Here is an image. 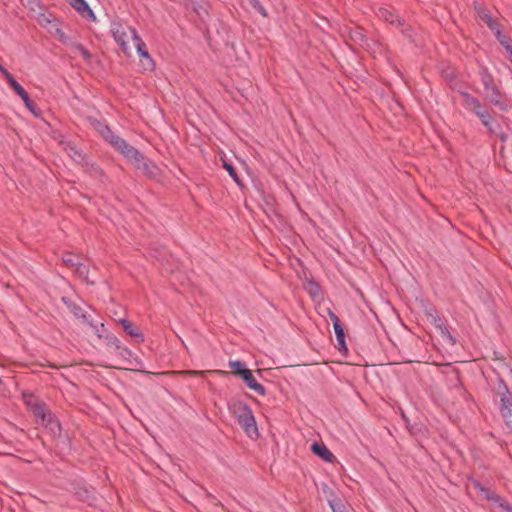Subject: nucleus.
I'll list each match as a JSON object with an SVG mask.
<instances>
[{
  "instance_id": "obj_1",
  "label": "nucleus",
  "mask_w": 512,
  "mask_h": 512,
  "mask_svg": "<svg viewBox=\"0 0 512 512\" xmlns=\"http://www.w3.org/2000/svg\"><path fill=\"white\" fill-rule=\"evenodd\" d=\"M229 410L236 417L239 425L245 433L251 437L258 436V428L251 408L242 401H234L229 404Z\"/></svg>"
},
{
  "instance_id": "obj_2",
  "label": "nucleus",
  "mask_w": 512,
  "mask_h": 512,
  "mask_svg": "<svg viewBox=\"0 0 512 512\" xmlns=\"http://www.w3.org/2000/svg\"><path fill=\"white\" fill-rule=\"evenodd\" d=\"M480 75L486 99L493 105L498 106L501 110H505L506 105H504L500 100V92L494 83L493 76L489 74L487 70H483Z\"/></svg>"
},
{
  "instance_id": "obj_3",
  "label": "nucleus",
  "mask_w": 512,
  "mask_h": 512,
  "mask_svg": "<svg viewBox=\"0 0 512 512\" xmlns=\"http://www.w3.org/2000/svg\"><path fill=\"white\" fill-rule=\"evenodd\" d=\"M33 414L37 423L48 427L52 433L56 434L60 431V424L53 418L50 410L42 404H36L33 407Z\"/></svg>"
},
{
  "instance_id": "obj_4",
  "label": "nucleus",
  "mask_w": 512,
  "mask_h": 512,
  "mask_svg": "<svg viewBox=\"0 0 512 512\" xmlns=\"http://www.w3.org/2000/svg\"><path fill=\"white\" fill-rule=\"evenodd\" d=\"M131 30L135 29L122 24H113L111 29L114 40L121 46L124 53L129 51L128 43L129 39H132Z\"/></svg>"
},
{
  "instance_id": "obj_5",
  "label": "nucleus",
  "mask_w": 512,
  "mask_h": 512,
  "mask_svg": "<svg viewBox=\"0 0 512 512\" xmlns=\"http://www.w3.org/2000/svg\"><path fill=\"white\" fill-rule=\"evenodd\" d=\"M500 413L508 428L512 430V397L506 386L500 398Z\"/></svg>"
},
{
  "instance_id": "obj_6",
  "label": "nucleus",
  "mask_w": 512,
  "mask_h": 512,
  "mask_svg": "<svg viewBox=\"0 0 512 512\" xmlns=\"http://www.w3.org/2000/svg\"><path fill=\"white\" fill-rule=\"evenodd\" d=\"M115 149L133 165H135L137 161H142V154L136 148L128 144L124 139L118 143Z\"/></svg>"
},
{
  "instance_id": "obj_7",
  "label": "nucleus",
  "mask_w": 512,
  "mask_h": 512,
  "mask_svg": "<svg viewBox=\"0 0 512 512\" xmlns=\"http://www.w3.org/2000/svg\"><path fill=\"white\" fill-rule=\"evenodd\" d=\"M66 2L83 17L89 18L91 20L96 19L94 12L85 0H66Z\"/></svg>"
},
{
  "instance_id": "obj_8",
  "label": "nucleus",
  "mask_w": 512,
  "mask_h": 512,
  "mask_svg": "<svg viewBox=\"0 0 512 512\" xmlns=\"http://www.w3.org/2000/svg\"><path fill=\"white\" fill-rule=\"evenodd\" d=\"M241 379L244 381V383L247 385V387L254 392H256L258 395L263 396L265 395V388L263 385L257 382L255 377L253 376V373L251 370H247L242 376Z\"/></svg>"
},
{
  "instance_id": "obj_9",
  "label": "nucleus",
  "mask_w": 512,
  "mask_h": 512,
  "mask_svg": "<svg viewBox=\"0 0 512 512\" xmlns=\"http://www.w3.org/2000/svg\"><path fill=\"white\" fill-rule=\"evenodd\" d=\"M134 166L151 178H156L158 175L157 166L143 155L142 161H137Z\"/></svg>"
},
{
  "instance_id": "obj_10",
  "label": "nucleus",
  "mask_w": 512,
  "mask_h": 512,
  "mask_svg": "<svg viewBox=\"0 0 512 512\" xmlns=\"http://www.w3.org/2000/svg\"><path fill=\"white\" fill-rule=\"evenodd\" d=\"M131 37H132V40L135 43V47L137 49V52H138L140 58L145 59L146 61H148L149 65H152L153 64V60L150 57V55L147 52V50L145 49V43L139 37V35L137 34L136 30H131Z\"/></svg>"
},
{
  "instance_id": "obj_11",
  "label": "nucleus",
  "mask_w": 512,
  "mask_h": 512,
  "mask_svg": "<svg viewBox=\"0 0 512 512\" xmlns=\"http://www.w3.org/2000/svg\"><path fill=\"white\" fill-rule=\"evenodd\" d=\"M119 322L122 325L124 331L128 335H130L131 337L135 338L137 340V342H143L144 341V337H143L142 333L131 322H129L126 319H120Z\"/></svg>"
},
{
  "instance_id": "obj_12",
  "label": "nucleus",
  "mask_w": 512,
  "mask_h": 512,
  "mask_svg": "<svg viewBox=\"0 0 512 512\" xmlns=\"http://www.w3.org/2000/svg\"><path fill=\"white\" fill-rule=\"evenodd\" d=\"M377 16L380 19H382L392 25L400 26L402 24L400 18L397 15H395L392 11H390L389 9L384 8V7H380L378 9Z\"/></svg>"
},
{
  "instance_id": "obj_13",
  "label": "nucleus",
  "mask_w": 512,
  "mask_h": 512,
  "mask_svg": "<svg viewBox=\"0 0 512 512\" xmlns=\"http://www.w3.org/2000/svg\"><path fill=\"white\" fill-rule=\"evenodd\" d=\"M312 451L326 462H330L333 458V454L323 444L314 443L312 445Z\"/></svg>"
},
{
  "instance_id": "obj_14",
  "label": "nucleus",
  "mask_w": 512,
  "mask_h": 512,
  "mask_svg": "<svg viewBox=\"0 0 512 512\" xmlns=\"http://www.w3.org/2000/svg\"><path fill=\"white\" fill-rule=\"evenodd\" d=\"M461 97H462V101H463L465 108H467L471 111L474 108H479L480 101L477 98H475L474 96H472L471 94L466 93V92H461Z\"/></svg>"
},
{
  "instance_id": "obj_15",
  "label": "nucleus",
  "mask_w": 512,
  "mask_h": 512,
  "mask_svg": "<svg viewBox=\"0 0 512 512\" xmlns=\"http://www.w3.org/2000/svg\"><path fill=\"white\" fill-rule=\"evenodd\" d=\"M101 136L114 148L118 145V143L122 140L118 135H116L108 126L104 133Z\"/></svg>"
},
{
  "instance_id": "obj_16",
  "label": "nucleus",
  "mask_w": 512,
  "mask_h": 512,
  "mask_svg": "<svg viewBox=\"0 0 512 512\" xmlns=\"http://www.w3.org/2000/svg\"><path fill=\"white\" fill-rule=\"evenodd\" d=\"M101 136L114 148L118 145V143L122 140L118 135H116L108 126L104 133Z\"/></svg>"
},
{
  "instance_id": "obj_17",
  "label": "nucleus",
  "mask_w": 512,
  "mask_h": 512,
  "mask_svg": "<svg viewBox=\"0 0 512 512\" xmlns=\"http://www.w3.org/2000/svg\"><path fill=\"white\" fill-rule=\"evenodd\" d=\"M333 328H334V332L336 335L339 350H341L342 348L346 349L345 334H344V329H343L342 325L336 323V325L333 326Z\"/></svg>"
},
{
  "instance_id": "obj_18",
  "label": "nucleus",
  "mask_w": 512,
  "mask_h": 512,
  "mask_svg": "<svg viewBox=\"0 0 512 512\" xmlns=\"http://www.w3.org/2000/svg\"><path fill=\"white\" fill-rule=\"evenodd\" d=\"M229 368L231 370H233V372L237 375H239L240 377L248 370L244 363L242 361H239V360H233V361H229Z\"/></svg>"
},
{
  "instance_id": "obj_19",
  "label": "nucleus",
  "mask_w": 512,
  "mask_h": 512,
  "mask_svg": "<svg viewBox=\"0 0 512 512\" xmlns=\"http://www.w3.org/2000/svg\"><path fill=\"white\" fill-rule=\"evenodd\" d=\"M482 124L489 130L490 133L496 134V130L492 125L490 113L486 110L482 112L479 116Z\"/></svg>"
},
{
  "instance_id": "obj_20",
  "label": "nucleus",
  "mask_w": 512,
  "mask_h": 512,
  "mask_svg": "<svg viewBox=\"0 0 512 512\" xmlns=\"http://www.w3.org/2000/svg\"><path fill=\"white\" fill-rule=\"evenodd\" d=\"M437 328L439 329L440 335L443 340H445L447 343L451 345H454L456 343V339L450 334L446 326L440 323L437 325Z\"/></svg>"
},
{
  "instance_id": "obj_21",
  "label": "nucleus",
  "mask_w": 512,
  "mask_h": 512,
  "mask_svg": "<svg viewBox=\"0 0 512 512\" xmlns=\"http://www.w3.org/2000/svg\"><path fill=\"white\" fill-rule=\"evenodd\" d=\"M486 498H487L488 500L494 501L495 503H497V504H498L501 508H503L504 510H507V511H509V510H510V506H509L507 503H505V502L501 499V497H499L498 495L493 494V493H492V494H490V493L486 492Z\"/></svg>"
},
{
  "instance_id": "obj_22",
  "label": "nucleus",
  "mask_w": 512,
  "mask_h": 512,
  "mask_svg": "<svg viewBox=\"0 0 512 512\" xmlns=\"http://www.w3.org/2000/svg\"><path fill=\"white\" fill-rule=\"evenodd\" d=\"M63 262L66 266L68 267H71V268H74L78 265L79 263V258L70 254V253H67L63 256Z\"/></svg>"
},
{
  "instance_id": "obj_23",
  "label": "nucleus",
  "mask_w": 512,
  "mask_h": 512,
  "mask_svg": "<svg viewBox=\"0 0 512 512\" xmlns=\"http://www.w3.org/2000/svg\"><path fill=\"white\" fill-rule=\"evenodd\" d=\"M223 168L229 173L230 177L235 181V183H237L238 185L241 184L240 179H239L234 167L231 164L224 161Z\"/></svg>"
},
{
  "instance_id": "obj_24",
  "label": "nucleus",
  "mask_w": 512,
  "mask_h": 512,
  "mask_svg": "<svg viewBox=\"0 0 512 512\" xmlns=\"http://www.w3.org/2000/svg\"><path fill=\"white\" fill-rule=\"evenodd\" d=\"M75 272L78 274L80 278L83 280H88V267L82 263H78V265L75 267Z\"/></svg>"
},
{
  "instance_id": "obj_25",
  "label": "nucleus",
  "mask_w": 512,
  "mask_h": 512,
  "mask_svg": "<svg viewBox=\"0 0 512 512\" xmlns=\"http://www.w3.org/2000/svg\"><path fill=\"white\" fill-rule=\"evenodd\" d=\"M481 18L486 22V24L489 26L491 30L496 31L498 29L497 23L487 13L484 12L481 15Z\"/></svg>"
},
{
  "instance_id": "obj_26",
  "label": "nucleus",
  "mask_w": 512,
  "mask_h": 512,
  "mask_svg": "<svg viewBox=\"0 0 512 512\" xmlns=\"http://www.w3.org/2000/svg\"><path fill=\"white\" fill-rule=\"evenodd\" d=\"M249 4L255 9L257 10L262 16H266V10L265 8L261 5L260 1L259 0H248Z\"/></svg>"
},
{
  "instance_id": "obj_27",
  "label": "nucleus",
  "mask_w": 512,
  "mask_h": 512,
  "mask_svg": "<svg viewBox=\"0 0 512 512\" xmlns=\"http://www.w3.org/2000/svg\"><path fill=\"white\" fill-rule=\"evenodd\" d=\"M87 323H89L91 325V327L93 328L94 330V333L99 337V338H102L103 337V333L105 331V327H104V324H93L92 322H90L89 320L86 321Z\"/></svg>"
},
{
  "instance_id": "obj_28",
  "label": "nucleus",
  "mask_w": 512,
  "mask_h": 512,
  "mask_svg": "<svg viewBox=\"0 0 512 512\" xmlns=\"http://www.w3.org/2000/svg\"><path fill=\"white\" fill-rule=\"evenodd\" d=\"M71 311L77 318H81L84 321H88V317L81 307L74 305Z\"/></svg>"
},
{
  "instance_id": "obj_29",
  "label": "nucleus",
  "mask_w": 512,
  "mask_h": 512,
  "mask_svg": "<svg viewBox=\"0 0 512 512\" xmlns=\"http://www.w3.org/2000/svg\"><path fill=\"white\" fill-rule=\"evenodd\" d=\"M5 77V79L7 80V82L9 83V85L11 86V88L13 90L16 89V87H18L20 84L14 79V77L11 75V73L9 71H5V74L3 75Z\"/></svg>"
},
{
  "instance_id": "obj_30",
  "label": "nucleus",
  "mask_w": 512,
  "mask_h": 512,
  "mask_svg": "<svg viewBox=\"0 0 512 512\" xmlns=\"http://www.w3.org/2000/svg\"><path fill=\"white\" fill-rule=\"evenodd\" d=\"M306 289L313 297L319 295V286L315 282H308Z\"/></svg>"
},
{
  "instance_id": "obj_31",
  "label": "nucleus",
  "mask_w": 512,
  "mask_h": 512,
  "mask_svg": "<svg viewBox=\"0 0 512 512\" xmlns=\"http://www.w3.org/2000/svg\"><path fill=\"white\" fill-rule=\"evenodd\" d=\"M92 125L94 127V129L101 135L102 133H104V130L107 129V125L98 121V120H94L92 122Z\"/></svg>"
},
{
  "instance_id": "obj_32",
  "label": "nucleus",
  "mask_w": 512,
  "mask_h": 512,
  "mask_svg": "<svg viewBox=\"0 0 512 512\" xmlns=\"http://www.w3.org/2000/svg\"><path fill=\"white\" fill-rule=\"evenodd\" d=\"M114 352L123 358H128L132 355V352L123 345H121V347Z\"/></svg>"
},
{
  "instance_id": "obj_33",
  "label": "nucleus",
  "mask_w": 512,
  "mask_h": 512,
  "mask_svg": "<svg viewBox=\"0 0 512 512\" xmlns=\"http://www.w3.org/2000/svg\"><path fill=\"white\" fill-rule=\"evenodd\" d=\"M108 345H109V346H110L114 351H116V350H118V349L121 347L122 343L119 341V339H118V338H116V337L112 336V337H110V339H109V341H108Z\"/></svg>"
},
{
  "instance_id": "obj_34",
  "label": "nucleus",
  "mask_w": 512,
  "mask_h": 512,
  "mask_svg": "<svg viewBox=\"0 0 512 512\" xmlns=\"http://www.w3.org/2000/svg\"><path fill=\"white\" fill-rule=\"evenodd\" d=\"M496 37L498 39V41L505 47V45H510L509 44V39L503 35L499 29H497L496 31Z\"/></svg>"
},
{
  "instance_id": "obj_35",
  "label": "nucleus",
  "mask_w": 512,
  "mask_h": 512,
  "mask_svg": "<svg viewBox=\"0 0 512 512\" xmlns=\"http://www.w3.org/2000/svg\"><path fill=\"white\" fill-rule=\"evenodd\" d=\"M14 92L22 99V101L23 100H27V98L29 97L27 92L25 91V89L21 85L16 87Z\"/></svg>"
},
{
  "instance_id": "obj_36",
  "label": "nucleus",
  "mask_w": 512,
  "mask_h": 512,
  "mask_svg": "<svg viewBox=\"0 0 512 512\" xmlns=\"http://www.w3.org/2000/svg\"><path fill=\"white\" fill-rule=\"evenodd\" d=\"M24 102V105L26 106V108L31 111L32 113L35 114V105L34 103L30 100V98L28 97L27 100H23Z\"/></svg>"
},
{
  "instance_id": "obj_37",
  "label": "nucleus",
  "mask_w": 512,
  "mask_h": 512,
  "mask_svg": "<svg viewBox=\"0 0 512 512\" xmlns=\"http://www.w3.org/2000/svg\"><path fill=\"white\" fill-rule=\"evenodd\" d=\"M329 316H330V319H331V321H332V323H333V326H335V325H336V323H337V324H341V323H340V320H339V318L337 317V315H336V314H334L333 312H331V311H330V312H329Z\"/></svg>"
},
{
  "instance_id": "obj_38",
  "label": "nucleus",
  "mask_w": 512,
  "mask_h": 512,
  "mask_svg": "<svg viewBox=\"0 0 512 512\" xmlns=\"http://www.w3.org/2000/svg\"><path fill=\"white\" fill-rule=\"evenodd\" d=\"M484 111H486V109L482 107L481 103H479V108H474L472 110V112H474L477 117Z\"/></svg>"
},
{
  "instance_id": "obj_39",
  "label": "nucleus",
  "mask_w": 512,
  "mask_h": 512,
  "mask_svg": "<svg viewBox=\"0 0 512 512\" xmlns=\"http://www.w3.org/2000/svg\"><path fill=\"white\" fill-rule=\"evenodd\" d=\"M505 49L509 55V59L512 62V46L511 45H505Z\"/></svg>"
},
{
  "instance_id": "obj_40",
  "label": "nucleus",
  "mask_w": 512,
  "mask_h": 512,
  "mask_svg": "<svg viewBox=\"0 0 512 512\" xmlns=\"http://www.w3.org/2000/svg\"><path fill=\"white\" fill-rule=\"evenodd\" d=\"M364 36L361 34V32L356 31L355 32V41H363Z\"/></svg>"
},
{
  "instance_id": "obj_41",
  "label": "nucleus",
  "mask_w": 512,
  "mask_h": 512,
  "mask_svg": "<svg viewBox=\"0 0 512 512\" xmlns=\"http://www.w3.org/2000/svg\"><path fill=\"white\" fill-rule=\"evenodd\" d=\"M5 71H8L7 69H5L1 64H0V72L2 73V75L5 74Z\"/></svg>"
},
{
  "instance_id": "obj_42",
  "label": "nucleus",
  "mask_w": 512,
  "mask_h": 512,
  "mask_svg": "<svg viewBox=\"0 0 512 512\" xmlns=\"http://www.w3.org/2000/svg\"><path fill=\"white\" fill-rule=\"evenodd\" d=\"M185 373H188V374H198L199 372L198 371H186Z\"/></svg>"
},
{
  "instance_id": "obj_43",
  "label": "nucleus",
  "mask_w": 512,
  "mask_h": 512,
  "mask_svg": "<svg viewBox=\"0 0 512 512\" xmlns=\"http://www.w3.org/2000/svg\"><path fill=\"white\" fill-rule=\"evenodd\" d=\"M80 50H81V52L83 53L84 56L87 55V52L84 50V48L80 47Z\"/></svg>"
},
{
  "instance_id": "obj_44",
  "label": "nucleus",
  "mask_w": 512,
  "mask_h": 512,
  "mask_svg": "<svg viewBox=\"0 0 512 512\" xmlns=\"http://www.w3.org/2000/svg\"><path fill=\"white\" fill-rule=\"evenodd\" d=\"M75 154L78 156L79 159H82V155L80 153L76 152Z\"/></svg>"
}]
</instances>
